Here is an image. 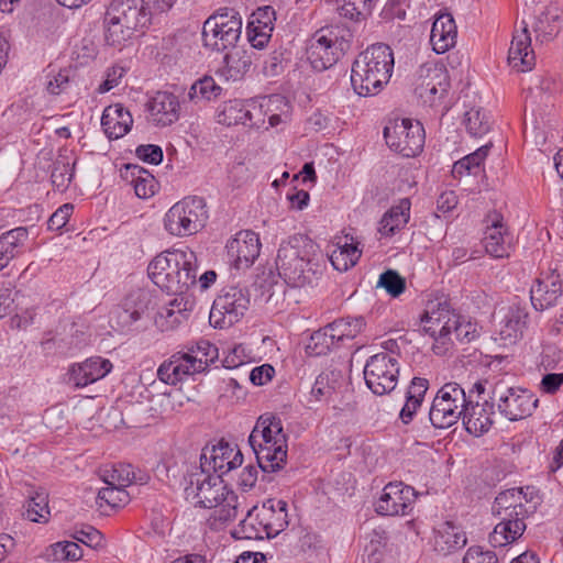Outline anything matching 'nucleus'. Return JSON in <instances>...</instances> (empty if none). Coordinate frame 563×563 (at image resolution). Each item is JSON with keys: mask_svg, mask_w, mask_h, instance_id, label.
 Here are the masks:
<instances>
[{"mask_svg": "<svg viewBox=\"0 0 563 563\" xmlns=\"http://www.w3.org/2000/svg\"><path fill=\"white\" fill-rule=\"evenodd\" d=\"M184 493L195 507L213 509L214 521L227 522L238 515L239 497L219 475L196 468L185 477Z\"/></svg>", "mask_w": 563, "mask_h": 563, "instance_id": "nucleus-1", "label": "nucleus"}, {"mask_svg": "<svg viewBox=\"0 0 563 563\" xmlns=\"http://www.w3.org/2000/svg\"><path fill=\"white\" fill-rule=\"evenodd\" d=\"M147 273L162 290L183 296L197 283V256L189 247L168 250L151 261Z\"/></svg>", "mask_w": 563, "mask_h": 563, "instance_id": "nucleus-2", "label": "nucleus"}, {"mask_svg": "<svg viewBox=\"0 0 563 563\" xmlns=\"http://www.w3.org/2000/svg\"><path fill=\"white\" fill-rule=\"evenodd\" d=\"M318 245L309 238L297 234L283 241L277 253L279 276L292 287L310 284L318 271Z\"/></svg>", "mask_w": 563, "mask_h": 563, "instance_id": "nucleus-3", "label": "nucleus"}, {"mask_svg": "<svg viewBox=\"0 0 563 563\" xmlns=\"http://www.w3.org/2000/svg\"><path fill=\"white\" fill-rule=\"evenodd\" d=\"M394 54L386 44H374L360 53L352 64L351 84L362 97L378 93L393 74Z\"/></svg>", "mask_w": 563, "mask_h": 563, "instance_id": "nucleus-4", "label": "nucleus"}, {"mask_svg": "<svg viewBox=\"0 0 563 563\" xmlns=\"http://www.w3.org/2000/svg\"><path fill=\"white\" fill-rule=\"evenodd\" d=\"M257 463L264 472H275L287 459V438L282 420L273 413L262 415L249 437Z\"/></svg>", "mask_w": 563, "mask_h": 563, "instance_id": "nucleus-5", "label": "nucleus"}, {"mask_svg": "<svg viewBox=\"0 0 563 563\" xmlns=\"http://www.w3.org/2000/svg\"><path fill=\"white\" fill-rule=\"evenodd\" d=\"M352 32L344 24L321 27L309 41L307 58L312 68L322 71L336 64L351 48Z\"/></svg>", "mask_w": 563, "mask_h": 563, "instance_id": "nucleus-6", "label": "nucleus"}, {"mask_svg": "<svg viewBox=\"0 0 563 563\" xmlns=\"http://www.w3.org/2000/svg\"><path fill=\"white\" fill-rule=\"evenodd\" d=\"M242 34V18L234 9L223 8L211 14L202 25V44L212 52L234 48Z\"/></svg>", "mask_w": 563, "mask_h": 563, "instance_id": "nucleus-7", "label": "nucleus"}, {"mask_svg": "<svg viewBox=\"0 0 563 563\" xmlns=\"http://www.w3.org/2000/svg\"><path fill=\"white\" fill-rule=\"evenodd\" d=\"M208 218L206 200L188 196L169 208L164 217V228L172 235L189 236L203 229Z\"/></svg>", "mask_w": 563, "mask_h": 563, "instance_id": "nucleus-8", "label": "nucleus"}, {"mask_svg": "<svg viewBox=\"0 0 563 563\" xmlns=\"http://www.w3.org/2000/svg\"><path fill=\"white\" fill-rule=\"evenodd\" d=\"M470 397L457 383L443 385L433 398L429 419L431 424L438 429H446L463 417Z\"/></svg>", "mask_w": 563, "mask_h": 563, "instance_id": "nucleus-9", "label": "nucleus"}, {"mask_svg": "<svg viewBox=\"0 0 563 563\" xmlns=\"http://www.w3.org/2000/svg\"><path fill=\"white\" fill-rule=\"evenodd\" d=\"M492 399L496 402L498 411L510 421L530 417L539 404V399L530 390L508 386L504 380L494 385Z\"/></svg>", "mask_w": 563, "mask_h": 563, "instance_id": "nucleus-10", "label": "nucleus"}, {"mask_svg": "<svg viewBox=\"0 0 563 563\" xmlns=\"http://www.w3.org/2000/svg\"><path fill=\"white\" fill-rule=\"evenodd\" d=\"M249 307L250 294L246 289L235 286L223 288L212 303L209 322L214 328H229L244 317Z\"/></svg>", "mask_w": 563, "mask_h": 563, "instance_id": "nucleus-11", "label": "nucleus"}, {"mask_svg": "<svg viewBox=\"0 0 563 563\" xmlns=\"http://www.w3.org/2000/svg\"><path fill=\"white\" fill-rule=\"evenodd\" d=\"M386 144L404 157H415L424 145V130L419 121L397 119L384 128Z\"/></svg>", "mask_w": 563, "mask_h": 563, "instance_id": "nucleus-12", "label": "nucleus"}, {"mask_svg": "<svg viewBox=\"0 0 563 563\" xmlns=\"http://www.w3.org/2000/svg\"><path fill=\"white\" fill-rule=\"evenodd\" d=\"M399 364L394 354L386 352L371 356L364 367L366 386L378 396L389 394L398 382Z\"/></svg>", "mask_w": 563, "mask_h": 563, "instance_id": "nucleus-13", "label": "nucleus"}, {"mask_svg": "<svg viewBox=\"0 0 563 563\" xmlns=\"http://www.w3.org/2000/svg\"><path fill=\"white\" fill-rule=\"evenodd\" d=\"M455 322L456 313L446 302H430L421 317L422 330L443 346L450 341Z\"/></svg>", "mask_w": 563, "mask_h": 563, "instance_id": "nucleus-14", "label": "nucleus"}, {"mask_svg": "<svg viewBox=\"0 0 563 563\" xmlns=\"http://www.w3.org/2000/svg\"><path fill=\"white\" fill-rule=\"evenodd\" d=\"M417 495L413 487L405 485L402 482L388 483L384 487L375 509L383 516H406L411 511Z\"/></svg>", "mask_w": 563, "mask_h": 563, "instance_id": "nucleus-15", "label": "nucleus"}, {"mask_svg": "<svg viewBox=\"0 0 563 563\" xmlns=\"http://www.w3.org/2000/svg\"><path fill=\"white\" fill-rule=\"evenodd\" d=\"M264 104L254 101L230 100L224 102L218 110L217 122L227 126L236 124L260 128L264 123L261 118Z\"/></svg>", "mask_w": 563, "mask_h": 563, "instance_id": "nucleus-16", "label": "nucleus"}, {"mask_svg": "<svg viewBox=\"0 0 563 563\" xmlns=\"http://www.w3.org/2000/svg\"><path fill=\"white\" fill-rule=\"evenodd\" d=\"M242 462L243 455L240 450L229 443L220 442L210 450H203L199 470H205L207 473L212 470L222 478V475L241 466Z\"/></svg>", "mask_w": 563, "mask_h": 563, "instance_id": "nucleus-17", "label": "nucleus"}, {"mask_svg": "<svg viewBox=\"0 0 563 563\" xmlns=\"http://www.w3.org/2000/svg\"><path fill=\"white\" fill-rule=\"evenodd\" d=\"M228 255L236 269L249 268L261 252L258 234L243 230L235 234L227 244Z\"/></svg>", "mask_w": 563, "mask_h": 563, "instance_id": "nucleus-18", "label": "nucleus"}, {"mask_svg": "<svg viewBox=\"0 0 563 563\" xmlns=\"http://www.w3.org/2000/svg\"><path fill=\"white\" fill-rule=\"evenodd\" d=\"M257 525H262L266 538L278 536L288 526L287 503L282 499H267L262 507H253Z\"/></svg>", "mask_w": 563, "mask_h": 563, "instance_id": "nucleus-19", "label": "nucleus"}, {"mask_svg": "<svg viewBox=\"0 0 563 563\" xmlns=\"http://www.w3.org/2000/svg\"><path fill=\"white\" fill-rule=\"evenodd\" d=\"M529 312L526 303L512 302L505 311L498 334L505 345L515 344L523 338L528 328Z\"/></svg>", "mask_w": 563, "mask_h": 563, "instance_id": "nucleus-20", "label": "nucleus"}, {"mask_svg": "<svg viewBox=\"0 0 563 563\" xmlns=\"http://www.w3.org/2000/svg\"><path fill=\"white\" fill-rule=\"evenodd\" d=\"M201 361L191 360L186 352H177L157 368V377L167 385H177L189 376L200 373Z\"/></svg>", "mask_w": 563, "mask_h": 563, "instance_id": "nucleus-21", "label": "nucleus"}, {"mask_svg": "<svg viewBox=\"0 0 563 563\" xmlns=\"http://www.w3.org/2000/svg\"><path fill=\"white\" fill-rule=\"evenodd\" d=\"M528 23L521 21L520 27L514 33L508 52V63L517 71H528L536 65V55L531 47Z\"/></svg>", "mask_w": 563, "mask_h": 563, "instance_id": "nucleus-22", "label": "nucleus"}, {"mask_svg": "<svg viewBox=\"0 0 563 563\" xmlns=\"http://www.w3.org/2000/svg\"><path fill=\"white\" fill-rule=\"evenodd\" d=\"M148 121L156 126H168L179 119L178 97L169 91H157L146 104Z\"/></svg>", "mask_w": 563, "mask_h": 563, "instance_id": "nucleus-23", "label": "nucleus"}, {"mask_svg": "<svg viewBox=\"0 0 563 563\" xmlns=\"http://www.w3.org/2000/svg\"><path fill=\"white\" fill-rule=\"evenodd\" d=\"M562 295L560 275L555 272L539 277L530 289V299L533 308L543 311L554 305Z\"/></svg>", "mask_w": 563, "mask_h": 563, "instance_id": "nucleus-24", "label": "nucleus"}, {"mask_svg": "<svg viewBox=\"0 0 563 563\" xmlns=\"http://www.w3.org/2000/svg\"><path fill=\"white\" fill-rule=\"evenodd\" d=\"M487 227L483 238L486 252L497 258L508 256L510 239L503 223L501 214L493 212L487 216Z\"/></svg>", "mask_w": 563, "mask_h": 563, "instance_id": "nucleus-25", "label": "nucleus"}, {"mask_svg": "<svg viewBox=\"0 0 563 563\" xmlns=\"http://www.w3.org/2000/svg\"><path fill=\"white\" fill-rule=\"evenodd\" d=\"M107 12L110 21L117 19L133 32L145 26L151 16L142 5L137 8L135 0H112Z\"/></svg>", "mask_w": 563, "mask_h": 563, "instance_id": "nucleus-26", "label": "nucleus"}, {"mask_svg": "<svg viewBox=\"0 0 563 563\" xmlns=\"http://www.w3.org/2000/svg\"><path fill=\"white\" fill-rule=\"evenodd\" d=\"M457 29L451 13H439L432 24L430 43L437 54H443L456 44Z\"/></svg>", "mask_w": 563, "mask_h": 563, "instance_id": "nucleus-27", "label": "nucleus"}, {"mask_svg": "<svg viewBox=\"0 0 563 563\" xmlns=\"http://www.w3.org/2000/svg\"><path fill=\"white\" fill-rule=\"evenodd\" d=\"M132 125V114L121 103L110 104L102 112L101 126L109 140L123 137Z\"/></svg>", "mask_w": 563, "mask_h": 563, "instance_id": "nucleus-28", "label": "nucleus"}, {"mask_svg": "<svg viewBox=\"0 0 563 563\" xmlns=\"http://www.w3.org/2000/svg\"><path fill=\"white\" fill-rule=\"evenodd\" d=\"M30 229L18 227L0 235V271L8 267L10 262L22 255L29 246Z\"/></svg>", "mask_w": 563, "mask_h": 563, "instance_id": "nucleus-29", "label": "nucleus"}, {"mask_svg": "<svg viewBox=\"0 0 563 563\" xmlns=\"http://www.w3.org/2000/svg\"><path fill=\"white\" fill-rule=\"evenodd\" d=\"M112 369L109 360L100 356L90 357L85 362L74 365L69 371V382L76 387H85L103 378Z\"/></svg>", "mask_w": 563, "mask_h": 563, "instance_id": "nucleus-30", "label": "nucleus"}, {"mask_svg": "<svg viewBox=\"0 0 563 563\" xmlns=\"http://www.w3.org/2000/svg\"><path fill=\"white\" fill-rule=\"evenodd\" d=\"M493 416V404L487 400L482 404L479 401L474 404L470 398L463 415V423L468 433L481 437L490 429Z\"/></svg>", "mask_w": 563, "mask_h": 563, "instance_id": "nucleus-31", "label": "nucleus"}, {"mask_svg": "<svg viewBox=\"0 0 563 563\" xmlns=\"http://www.w3.org/2000/svg\"><path fill=\"white\" fill-rule=\"evenodd\" d=\"M101 477L106 485H114L124 489L132 484L145 485L150 481L147 472L135 470L131 464L124 463L102 470Z\"/></svg>", "mask_w": 563, "mask_h": 563, "instance_id": "nucleus-32", "label": "nucleus"}, {"mask_svg": "<svg viewBox=\"0 0 563 563\" xmlns=\"http://www.w3.org/2000/svg\"><path fill=\"white\" fill-rule=\"evenodd\" d=\"M189 301L183 296H176L169 303L157 312L155 324L161 331H172L188 318Z\"/></svg>", "mask_w": 563, "mask_h": 563, "instance_id": "nucleus-33", "label": "nucleus"}, {"mask_svg": "<svg viewBox=\"0 0 563 563\" xmlns=\"http://www.w3.org/2000/svg\"><path fill=\"white\" fill-rule=\"evenodd\" d=\"M410 200L400 199L393 206L379 221L378 232L384 236H393L396 232L405 228L410 219Z\"/></svg>", "mask_w": 563, "mask_h": 563, "instance_id": "nucleus-34", "label": "nucleus"}, {"mask_svg": "<svg viewBox=\"0 0 563 563\" xmlns=\"http://www.w3.org/2000/svg\"><path fill=\"white\" fill-rule=\"evenodd\" d=\"M466 541L465 532L460 527L445 522L437 530L434 549L442 554H448L462 549Z\"/></svg>", "mask_w": 563, "mask_h": 563, "instance_id": "nucleus-35", "label": "nucleus"}, {"mask_svg": "<svg viewBox=\"0 0 563 563\" xmlns=\"http://www.w3.org/2000/svg\"><path fill=\"white\" fill-rule=\"evenodd\" d=\"M490 147L492 143H488L455 162L452 168L453 177L461 178L464 175L477 176L481 174L483 172L482 164L487 157Z\"/></svg>", "mask_w": 563, "mask_h": 563, "instance_id": "nucleus-36", "label": "nucleus"}, {"mask_svg": "<svg viewBox=\"0 0 563 563\" xmlns=\"http://www.w3.org/2000/svg\"><path fill=\"white\" fill-rule=\"evenodd\" d=\"M251 58L245 52L227 53L220 71L227 79H241L251 67Z\"/></svg>", "mask_w": 563, "mask_h": 563, "instance_id": "nucleus-37", "label": "nucleus"}, {"mask_svg": "<svg viewBox=\"0 0 563 563\" xmlns=\"http://www.w3.org/2000/svg\"><path fill=\"white\" fill-rule=\"evenodd\" d=\"M463 124L471 136L481 137L490 130V118L481 107H472L465 111Z\"/></svg>", "mask_w": 563, "mask_h": 563, "instance_id": "nucleus-38", "label": "nucleus"}, {"mask_svg": "<svg viewBox=\"0 0 563 563\" xmlns=\"http://www.w3.org/2000/svg\"><path fill=\"white\" fill-rule=\"evenodd\" d=\"M130 500L129 493L114 485H106L97 495V505L102 512L126 505Z\"/></svg>", "mask_w": 563, "mask_h": 563, "instance_id": "nucleus-39", "label": "nucleus"}, {"mask_svg": "<svg viewBox=\"0 0 563 563\" xmlns=\"http://www.w3.org/2000/svg\"><path fill=\"white\" fill-rule=\"evenodd\" d=\"M339 344L335 333L332 331L330 324H328L311 334L307 350L310 355L320 356L328 354Z\"/></svg>", "mask_w": 563, "mask_h": 563, "instance_id": "nucleus-40", "label": "nucleus"}, {"mask_svg": "<svg viewBox=\"0 0 563 563\" xmlns=\"http://www.w3.org/2000/svg\"><path fill=\"white\" fill-rule=\"evenodd\" d=\"M418 84L439 86V91H448L450 87L446 70L434 63H424L418 69Z\"/></svg>", "mask_w": 563, "mask_h": 563, "instance_id": "nucleus-41", "label": "nucleus"}, {"mask_svg": "<svg viewBox=\"0 0 563 563\" xmlns=\"http://www.w3.org/2000/svg\"><path fill=\"white\" fill-rule=\"evenodd\" d=\"M525 530L526 529L518 523L509 525L506 521L499 520L489 534V543L494 548L506 547L518 540L523 534Z\"/></svg>", "mask_w": 563, "mask_h": 563, "instance_id": "nucleus-42", "label": "nucleus"}, {"mask_svg": "<svg viewBox=\"0 0 563 563\" xmlns=\"http://www.w3.org/2000/svg\"><path fill=\"white\" fill-rule=\"evenodd\" d=\"M361 257V251L356 245L345 242L338 245L330 255L332 266L339 272H346L353 267Z\"/></svg>", "mask_w": 563, "mask_h": 563, "instance_id": "nucleus-43", "label": "nucleus"}, {"mask_svg": "<svg viewBox=\"0 0 563 563\" xmlns=\"http://www.w3.org/2000/svg\"><path fill=\"white\" fill-rule=\"evenodd\" d=\"M128 169L131 170L132 185L134 187L135 195L139 198H150L156 191V180L153 175L144 170L137 165H128Z\"/></svg>", "mask_w": 563, "mask_h": 563, "instance_id": "nucleus-44", "label": "nucleus"}, {"mask_svg": "<svg viewBox=\"0 0 563 563\" xmlns=\"http://www.w3.org/2000/svg\"><path fill=\"white\" fill-rule=\"evenodd\" d=\"M26 518L33 522H47L49 508L47 494L44 490L35 492L29 499L25 508Z\"/></svg>", "mask_w": 563, "mask_h": 563, "instance_id": "nucleus-45", "label": "nucleus"}, {"mask_svg": "<svg viewBox=\"0 0 563 563\" xmlns=\"http://www.w3.org/2000/svg\"><path fill=\"white\" fill-rule=\"evenodd\" d=\"M133 35V31L125 26L117 19L110 21L108 19V12L104 14V41L108 45L113 47H120Z\"/></svg>", "mask_w": 563, "mask_h": 563, "instance_id": "nucleus-46", "label": "nucleus"}, {"mask_svg": "<svg viewBox=\"0 0 563 563\" xmlns=\"http://www.w3.org/2000/svg\"><path fill=\"white\" fill-rule=\"evenodd\" d=\"M329 324L332 331L335 333V338L339 341V343H342L345 340L354 339L358 333H361L363 331L365 322L362 317H358L339 319Z\"/></svg>", "mask_w": 563, "mask_h": 563, "instance_id": "nucleus-47", "label": "nucleus"}, {"mask_svg": "<svg viewBox=\"0 0 563 563\" xmlns=\"http://www.w3.org/2000/svg\"><path fill=\"white\" fill-rule=\"evenodd\" d=\"M187 355L197 363L201 361L200 373L206 371L210 363L218 357V349L207 340H200L187 347Z\"/></svg>", "mask_w": 563, "mask_h": 563, "instance_id": "nucleus-48", "label": "nucleus"}, {"mask_svg": "<svg viewBox=\"0 0 563 563\" xmlns=\"http://www.w3.org/2000/svg\"><path fill=\"white\" fill-rule=\"evenodd\" d=\"M221 90V87L217 85L212 77L205 76L192 84L188 97L190 100H211L220 96Z\"/></svg>", "mask_w": 563, "mask_h": 563, "instance_id": "nucleus-49", "label": "nucleus"}, {"mask_svg": "<svg viewBox=\"0 0 563 563\" xmlns=\"http://www.w3.org/2000/svg\"><path fill=\"white\" fill-rule=\"evenodd\" d=\"M234 537L246 540H263L266 538L263 526L256 523L253 508L247 511L246 517L239 525Z\"/></svg>", "mask_w": 563, "mask_h": 563, "instance_id": "nucleus-50", "label": "nucleus"}, {"mask_svg": "<svg viewBox=\"0 0 563 563\" xmlns=\"http://www.w3.org/2000/svg\"><path fill=\"white\" fill-rule=\"evenodd\" d=\"M512 507L515 509L519 507H529L522 488H511L499 493L495 498L493 511L512 509Z\"/></svg>", "mask_w": 563, "mask_h": 563, "instance_id": "nucleus-51", "label": "nucleus"}, {"mask_svg": "<svg viewBox=\"0 0 563 563\" xmlns=\"http://www.w3.org/2000/svg\"><path fill=\"white\" fill-rule=\"evenodd\" d=\"M73 176L74 170L68 158L62 156L58 157L53 164V169L51 174V180L53 186L56 189L63 191L68 187Z\"/></svg>", "mask_w": 563, "mask_h": 563, "instance_id": "nucleus-52", "label": "nucleus"}, {"mask_svg": "<svg viewBox=\"0 0 563 563\" xmlns=\"http://www.w3.org/2000/svg\"><path fill=\"white\" fill-rule=\"evenodd\" d=\"M533 31L537 41L547 42L552 40L559 32L556 15H551L549 12H541L536 18Z\"/></svg>", "mask_w": 563, "mask_h": 563, "instance_id": "nucleus-53", "label": "nucleus"}, {"mask_svg": "<svg viewBox=\"0 0 563 563\" xmlns=\"http://www.w3.org/2000/svg\"><path fill=\"white\" fill-rule=\"evenodd\" d=\"M374 0H342L339 13L350 20H358L360 16L371 14Z\"/></svg>", "mask_w": 563, "mask_h": 563, "instance_id": "nucleus-54", "label": "nucleus"}, {"mask_svg": "<svg viewBox=\"0 0 563 563\" xmlns=\"http://www.w3.org/2000/svg\"><path fill=\"white\" fill-rule=\"evenodd\" d=\"M377 287L384 288L393 297H398L405 291L406 280L396 271L388 269L380 274Z\"/></svg>", "mask_w": 563, "mask_h": 563, "instance_id": "nucleus-55", "label": "nucleus"}, {"mask_svg": "<svg viewBox=\"0 0 563 563\" xmlns=\"http://www.w3.org/2000/svg\"><path fill=\"white\" fill-rule=\"evenodd\" d=\"M275 11L272 7L258 8L253 14L252 20L249 23L247 30H263L269 29L271 32L274 29Z\"/></svg>", "mask_w": 563, "mask_h": 563, "instance_id": "nucleus-56", "label": "nucleus"}, {"mask_svg": "<svg viewBox=\"0 0 563 563\" xmlns=\"http://www.w3.org/2000/svg\"><path fill=\"white\" fill-rule=\"evenodd\" d=\"M533 512L532 507H519L512 509L494 510L493 514L499 518V520L510 523H518L522 528H527L526 519L530 514Z\"/></svg>", "mask_w": 563, "mask_h": 563, "instance_id": "nucleus-57", "label": "nucleus"}, {"mask_svg": "<svg viewBox=\"0 0 563 563\" xmlns=\"http://www.w3.org/2000/svg\"><path fill=\"white\" fill-rule=\"evenodd\" d=\"M74 539L92 549H100L104 545L102 533L91 526H86L79 530H75Z\"/></svg>", "mask_w": 563, "mask_h": 563, "instance_id": "nucleus-58", "label": "nucleus"}, {"mask_svg": "<svg viewBox=\"0 0 563 563\" xmlns=\"http://www.w3.org/2000/svg\"><path fill=\"white\" fill-rule=\"evenodd\" d=\"M463 563H498V558L490 550L471 547L464 555Z\"/></svg>", "mask_w": 563, "mask_h": 563, "instance_id": "nucleus-59", "label": "nucleus"}, {"mask_svg": "<svg viewBox=\"0 0 563 563\" xmlns=\"http://www.w3.org/2000/svg\"><path fill=\"white\" fill-rule=\"evenodd\" d=\"M333 388L329 385V378L324 374H320L311 387L310 402L327 400L331 397Z\"/></svg>", "mask_w": 563, "mask_h": 563, "instance_id": "nucleus-60", "label": "nucleus"}, {"mask_svg": "<svg viewBox=\"0 0 563 563\" xmlns=\"http://www.w3.org/2000/svg\"><path fill=\"white\" fill-rule=\"evenodd\" d=\"M135 153L140 159L148 164L158 165L163 161V151L158 145H140Z\"/></svg>", "mask_w": 563, "mask_h": 563, "instance_id": "nucleus-61", "label": "nucleus"}, {"mask_svg": "<svg viewBox=\"0 0 563 563\" xmlns=\"http://www.w3.org/2000/svg\"><path fill=\"white\" fill-rule=\"evenodd\" d=\"M73 206L65 203L59 207L48 219L47 225L52 231H58L66 225L73 212Z\"/></svg>", "mask_w": 563, "mask_h": 563, "instance_id": "nucleus-62", "label": "nucleus"}, {"mask_svg": "<svg viewBox=\"0 0 563 563\" xmlns=\"http://www.w3.org/2000/svg\"><path fill=\"white\" fill-rule=\"evenodd\" d=\"M439 86H430L428 84H417L416 91L422 101L429 106H434L440 101L448 91H439Z\"/></svg>", "mask_w": 563, "mask_h": 563, "instance_id": "nucleus-63", "label": "nucleus"}, {"mask_svg": "<svg viewBox=\"0 0 563 563\" xmlns=\"http://www.w3.org/2000/svg\"><path fill=\"white\" fill-rule=\"evenodd\" d=\"M563 385V373H549L545 374L540 384V391L549 395L555 394Z\"/></svg>", "mask_w": 563, "mask_h": 563, "instance_id": "nucleus-64", "label": "nucleus"}]
</instances>
